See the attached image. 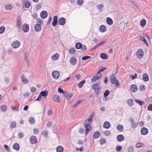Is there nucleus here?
I'll return each mask as SVG.
<instances>
[{
	"instance_id": "1",
	"label": "nucleus",
	"mask_w": 152,
	"mask_h": 152,
	"mask_svg": "<svg viewBox=\"0 0 152 152\" xmlns=\"http://www.w3.org/2000/svg\"><path fill=\"white\" fill-rule=\"evenodd\" d=\"M110 80L111 83L115 84L116 87H118L120 86V84L118 80L117 79L115 75L113 74L110 77Z\"/></svg>"
},
{
	"instance_id": "2",
	"label": "nucleus",
	"mask_w": 152,
	"mask_h": 152,
	"mask_svg": "<svg viewBox=\"0 0 152 152\" xmlns=\"http://www.w3.org/2000/svg\"><path fill=\"white\" fill-rule=\"evenodd\" d=\"M102 74L99 72H98L97 74L93 76L91 79V82L94 83L95 81L99 79L102 76Z\"/></svg>"
},
{
	"instance_id": "3",
	"label": "nucleus",
	"mask_w": 152,
	"mask_h": 152,
	"mask_svg": "<svg viewBox=\"0 0 152 152\" xmlns=\"http://www.w3.org/2000/svg\"><path fill=\"white\" fill-rule=\"evenodd\" d=\"M144 52L141 49H139L137 52V56L139 59H141L144 56Z\"/></svg>"
},
{
	"instance_id": "4",
	"label": "nucleus",
	"mask_w": 152,
	"mask_h": 152,
	"mask_svg": "<svg viewBox=\"0 0 152 152\" xmlns=\"http://www.w3.org/2000/svg\"><path fill=\"white\" fill-rule=\"evenodd\" d=\"M99 83H95L94 84L92 87V88L94 90L96 94H98L99 93Z\"/></svg>"
},
{
	"instance_id": "5",
	"label": "nucleus",
	"mask_w": 152,
	"mask_h": 152,
	"mask_svg": "<svg viewBox=\"0 0 152 152\" xmlns=\"http://www.w3.org/2000/svg\"><path fill=\"white\" fill-rule=\"evenodd\" d=\"M84 126L86 129L85 134L86 135L91 130L92 127L91 125L89 124H85Z\"/></svg>"
},
{
	"instance_id": "6",
	"label": "nucleus",
	"mask_w": 152,
	"mask_h": 152,
	"mask_svg": "<svg viewBox=\"0 0 152 152\" xmlns=\"http://www.w3.org/2000/svg\"><path fill=\"white\" fill-rule=\"evenodd\" d=\"M52 77L55 79H58L59 76V72L57 71H54L52 73Z\"/></svg>"
},
{
	"instance_id": "7",
	"label": "nucleus",
	"mask_w": 152,
	"mask_h": 152,
	"mask_svg": "<svg viewBox=\"0 0 152 152\" xmlns=\"http://www.w3.org/2000/svg\"><path fill=\"white\" fill-rule=\"evenodd\" d=\"M141 134L143 135H146L148 133V129L145 127H142L140 130Z\"/></svg>"
},
{
	"instance_id": "8",
	"label": "nucleus",
	"mask_w": 152,
	"mask_h": 152,
	"mask_svg": "<svg viewBox=\"0 0 152 152\" xmlns=\"http://www.w3.org/2000/svg\"><path fill=\"white\" fill-rule=\"evenodd\" d=\"M94 115V112L92 113V115L90 116L89 119H86L85 121V122L86 123V124H89L91 123L92 122L93 116Z\"/></svg>"
},
{
	"instance_id": "9",
	"label": "nucleus",
	"mask_w": 152,
	"mask_h": 152,
	"mask_svg": "<svg viewBox=\"0 0 152 152\" xmlns=\"http://www.w3.org/2000/svg\"><path fill=\"white\" fill-rule=\"evenodd\" d=\"M130 89L132 92L135 93L137 91L138 88L137 86L136 85L132 84L131 86Z\"/></svg>"
},
{
	"instance_id": "10",
	"label": "nucleus",
	"mask_w": 152,
	"mask_h": 152,
	"mask_svg": "<svg viewBox=\"0 0 152 152\" xmlns=\"http://www.w3.org/2000/svg\"><path fill=\"white\" fill-rule=\"evenodd\" d=\"M66 20L65 18H61L58 20V24L61 25H64L65 23Z\"/></svg>"
},
{
	"instance_id": "11",
	"label": "nucleus",
	"mask_w": 152,
	"mask_h": 152,
	"mask_svg": "<svg viewBox=\"0 0 152 152\" xmlns=\"http://www.w3.org/2000/svg\"><path fill=\"white\" fill-rule=\"evenodd\" d=\"M20 43L18 41L13 42L12 43V46L15 48H18L20 46Z\"/></svg>"
},
{
	"instance_id": "12",
	"label": "nucleus",
	"mask_w": 152,
	"mask_h": 152,
	"mask_svg": "<svg viewBox=\"0 0 152 152\" xmlns=\"http://www.w3.org/2000/svg\"><path fill=\"white\" fill-rule=\"evenodd\" d=\"M21 18L20 16H18L16 20V26L17 28H18L19 29H20L21 28Z\"/></svg>"
},
{
	"instance_id": "13",
	"label": "nucleus",
	"mask_w": 152,
	"mask_h": 152,
	"mask_svg": "<svg viewBox=\"0 0 152 152\" xmlns=\"http://www.w3.org/2000/svg\"><path fill=\"white\" fill-rule=\"evenodd\" d=\"M30 142L32 144H35L37 142V138L36 137L34 136H32L30 137Z\"/></svg>"
},
{
	"instance_id": "14",
	"label": "nucleus",
	"mask_w": 152,
	"mask_h": 152,
	"mask_svg": "<svg viewBox=\"0 0 152 152\" xmlns=\"http://www.w3.org/2000/svg\"><path fill=\"white\" fill-rule=\"evenodd\" d=\"M125 139L124 136L122 134H119L118 135L117 137V139L119 142H122Z\"/></svg>"
},
{
	"instance_id": "15",
	"label": "nucleus",
	"mask_w": 152,
	"mask_h": 152,
	"mask_svg": "<svg viewBox=\"0 0 152 152\" xmlns=\"http://www.w3.org/2000/svg\"><path fill=\"white\" fill-rule=\"evenodd\" d=\"M23 3L25 4V7L26 8H29L31 6V3L28 0H23Z\"/></svg>"
},
{
	"instance_id": "16",
	"label": "nucleus",
	"mask_w": 152,
	"mask_h": 152,
	"mask_svg": "<svg viewBox=\"0 0 152 152\" xmlns=\"http://www.w3.org/2000/svg\"><path fill=\"white\" fill-rule=\"evenodd\" d=\"M29 27L27 24H24L23 26V30L25 32H27L29 31Z\"/></svg>"
},
{
	"instance_id": "17",
	"label": "nucleus",
	"mask_w": 152,
	"mask_h": 152,
	"mask_svg": "<svg viewBox=\"0 0 152 152\" xmlns=\"http://www.w3.org/2000/svg\"><path fill=\"white\" fill-rule=\"evenodd\" d=\"M59 58V55L58 53H56L51 57V59L53 61H56Z\"/></svg>"
},
{
	"instance_id": "18",
	"label": "nucleus",
	"mask_w": 152,
	"mask_h": 152,
	"mask_svg": "<svg viewBox=\"0 0 152 152\" xmlns=\"http://www.w3.org/2000/svg\"><path fill=\"white\" fill-rule=\"evenodd\" d=\"M34 29L36 31H39L41 29V26L39 24H36L34 25Z\"/></svg>"
},
{
	"instance_id": "19",
	"label": "nucleus",
	"mask_w": 152,
	"mask_h": 152,
	"mask_svg": "<svg viewBox=\"0 0 152 152\" xmlns=\"http://www.w3.org/2000/svg\"><path fill=\"white\" fill-rule=\"evenodd\" d=\"M48 13L45 11H42L40 13V16L42 19L45 18L47 16Z\"/></svg>"
},
{
	"instance_id": "20",
	"label": "nucleus",
	"mask_w": 152,
	"mask_h": 152,
	"mask_svg": "<svg viewBox=\"0 0 152 152\" xmlns=\"http://www.w3.org/2000/svg\"><path fill=\"white\" fill-rule=\"evenodd\" d=\"M53 99L55 102L58 103L60 102V98L58 96L56 95H54L53 97Z\"/></svg>"
},
{
	"instance_id": "21",
	"label": "nucleus",
	"mask_w": 152,
	"mask_h": 152,
	"mask_svg": "<svg viewBox=\"0 0 152 152\" xmlns=\"http://www.w3.org/2000/svg\"><path fill=\"white\" fill-rule=\"evenodd\" d=\"M110 124L109 122L106 121L104 123L103 126L104 128L108 129L110 127Z\"/></svg>"
},
{
	"instance_id": "22",
	"label": "nucleus",
	"mask_w": 152,
	"mask_h": 152,
	"mask_svg": "<svg viewBox=\"0 0 152 152\" xmlns=\"http://www.w3.org/2000/svg\"><path fill=\"white\" fill-rule=\"evenodd\" d=\"M58 17L57 16H54L53 18V20L52 22V25L53 26H56L57 23V19Z\"/></svg>"
},
{
	"instance_id": "23",
	"label": "nucleus",
	"mask_w": 152,
	"mask_h": 152,
	"mask_svg": "<svg viewBox=\"0 0 152 152\" xmlns=\"http://www.w3.org/2000/svg\"><path fill=\"white\" fill-rule=\"evenodd\" d=\"M116 128L118 131L120 132H122L124 129L123 126L121 124H118Z\"/></svg>"
},
{
	"instance_id": "24",
	"label": "nucleus",
	"mask_w": 152,
	"mask_h": 152,
	"mask_svg": "<svg viewBox=\"0 0 152 152\" xmlns=\"http://www.w3.org/2000/svg\"><path fill=\"white\" fill-rule=\"evenodd\" d=\"M107 28L104 25H101L99 28V31L102 32H104L106 31Z\"/></svg>"
},
{
	"instance_id": "25",
	"label": "nucleus",
	"mask_w": 152,
	"mask_h": 152,
	"mask_svg": "<svg viewBox=\"0 0 152 152\" xmlns=\"http://www.w3.org/2000/svg\"><path fill=\"white\" fill-rule=\"evenodd\" d=\"M48 92L47 91H41L40 93V96H44L46 97L47 95Z\"/></svg>"
},
{
	"instance_id": "26",
	"label": "nucleus",
	"mask_w": 152,
	"mask_h": 152,
	"mask_svg": "<svg viewBox=\"0 0 152 152\" xmlns=\"http://www.w3.org/2000/svg\"><path fill=\"white\" fill-rule=\"evenodd\" d=\"M106 21L107 23L109 25H111L113 23V20L110 18L107 17L106 18Z\"/></svg>"
},
{
	"instance_id": "27",
	"label": "nucleus",
	"mask_w": 152,
	"mask_h": 152,
	"mask_svg": "<svg viewBox=\"0 0 152 152\" xmlns=\"http://www.w3.org/2000/svg\"><path fill=\"white\" fill-rule=\"evenodd\" d=\"M76 59L74 57H72L70 59V62L73 65H75L77 62Z\"/></svg>"
},
{
	"instance_id": "28",
	"label": "nucleus",
	"mask_w": 152,
	"mask_h": 152,
	"mask_svg": "<svg viewBox=\"0 0 152 152\" xmlns=\"http://www.w3.org/2000/svg\"><path fill=\"white\" fill-rule=\"evenodd\" d=\"M142 78L144 81L147 82L149 80V77L148 75L146 73L144 74L142 76Z\"/></svg>"
},
{
	"instance_id": "29",
	"label": "nucleus",
	"mask_w": 152,
	"mask_h": 152,
	"mask_svg": "<svg viewBox=\"0 0 152 152\" xmlns=\"http://www.w3.org/2000/svg\"><path fill=\"white\" fill-rule=\"evenodd\" d=\"M100 134L99 132L96 131L94 134L93 137L94 139L98 138L100 136Z\"/></svg>"
},
{
	"instance_id": "30",
	"label": "nucleus",
	"mask_w": 152,
	"mask_h": 152,
	"mask_svg": "<svg viewBox=\"0 0 152 152\" xmlns=\"http://www.w3.org/2000/svg\"><path fill=\"white\" fill-rule=\"evenodd\" d=\"M13 148L17 151H18L20 149V146L18 144L15 143L13 145Z\"/></svg>"
},
{
	"instance_id": "31",
	"label": "nucleus",
	"mask_w": 152,
	"mask_h": 152,
	"mask_svg": "<svg viewBox=\"0 0 152 152\" xmlns=\"http://www.w3.org/2000/svg\"><path fill=\"white\" fill-rule=\"evenodd\" d=\"M56 150L57 152H63L64 148L62 146H58L57 147Z\"/></svg>"
},
{
	"instance_id": "32",
	"label": "nucleus",
	"mask_w": 152,
	"mask_h": 152,
	"mask_svg": "<svg viewBox=\"0 0 152 152\" xmlns=\"http://www.w3.org/2000/svg\"><path fill=\"white\" fill-rule=\"evenodd\" d=\"M138 37L139 38V39L140 40L143 41L147 46L148 45V44L146 40L144 37L141 36H139Z\"/></svg>"
},
{
	"instance_id": "33",
	"label": "nucleus",
	"mask_w": 152,
	"mask_h": 152,
	"mask_svg": "<svg viewBox=\"0 0 152 152\" xmlns=\"http://www.w3.org/2000/svg\"><path fill=\"white\" fill-rule=\"evenodd\" d=\"M21 80L24 84H27L28 83L27 79H26L23 75H22Z\"/></svg>"
},
{
	"instance_id": "34",
	"label": "nucleus",
	"mask_w": 152,
	"mask_h": 152,
	"mask_svg": "<svg viewBox=\"0 0 152 152\" xmlns=\"http://www.w3.org/2000/svg\"><path fill=\"white\" fill-rule=\"evenodd\" d=\"M100 57L103 59H106L108 58L107 55L105 53H102L100 55Z\"/></svg>"
},
{
	"instance_id": "35",
	"label": "nucleus",
	"mask_w": 152,
	"mask_h": 152,
	"mask_svg": "<svg viewBox=\"0 0 152 152\" xmlns=\"http://www.w3.org/2000/svg\"><path fill=\"white\" fill-rule=\"evenodd\" d=\"M146 21L145 19H142L140 21V25L141 27H144L146 24Z\"/></svg>"
},
{
	"instance_id": "36",
	"label": "nucleus",
	"mask_w": 152,
	"mask_h": 152,
	"mask_svg": "<svg viewBox=\"0 0 152 152\" xmlns=\"http://www.w3.org/2000/svg\"><path fill=\"white\" fill-rule=\"evenodd\" d=\"M82 47V44L79 42H78L75 45V48L77 49H79L81 48Z\"/></svg>"
},
{
	"instance_id": "37",
	"label": "nucleus",
	"mask_w": 152,
	"mask_h": 152,
	"mask_svg": "<svg viewBox=\"0 0 152 152\" xmlns=\"http://www.w3.org/2000/svg\"><path fill=\"white\" fill-rule=\"evenodd\" d=\"M0 108L2 111L4 112L6 111L7 109V107L6 105H3L1 106Z\"/></svg>"
},
{
	"instance_id": "38",
	"label": "nucleus",
	"mask_w": 152,
	"mask_h": 152,
	"mask_svg": "<svg viewBox=\"0 0 152 152\" xmlns=\"http://www.w3.org/2000/svg\"><path fill=\"white\" fill-rule=\"evenodd\" d=\"M16 123L14 121H13L10 123V126L11 129H13L16 126Z\"/></svg>"
},
{
	"instance_id": "39",
	"label": "nucleus",
	"mask_w": 152,
	"mask_h": 152,
	"mask_svg": "<svg viewBox=\"0 0 152 152\" xmlns=\"http://www.w3.org/2000/svg\"><path fill=\"white\" fill-rule=\"evenodd\" d=\"M28 121L31 124H34L35 123V119L32 117H30L29 118Z\"/></svg>"
},
{
	"instance_id": "40",
	"label": "nucleus",
	"mask_w": 152,
	"mask_h": 152,
	"mask_svg": "<svg viewBox=\"0 0 152 152\" xmlns=\"http://www.w3.org/2000/svg\"><path fill=\"white\" fill-rule=\"evenodd\" d=\"M5 7L7 10H10L12 9V7L11 5L7 4L5 5Z\"/></svg>"
},
{
	"instance_id": "41",
	"label": "nucleus",
	"mask_w": 152,
	"mask_h": 152,
	"mask_svg": "<svg viewBox=\"0 0 152 152\" xmlns=\"http://www.w3.org/2000/svg\"><path fill=\"white\" fill-rule=\"evenodd\" d=\"M85 80H83L80 82L78 85V87L80 88H81L83 86V84L85 83Z\"/></svg>"
},
{
	"instance_id": "42",
	"label": "nucleus",
	"mask_w": 152,
	"mask_h": 152,
	"mask_svg": "<svg viewBox=\"0 0 152 152\" xmlns=\"http://www.w3.org/2000/svg\"><path fill=\"white\" fill-rule=\"evenodd\" d=\"M5 29V27L4 26L0 27V34L3 33Z\"/></svg>"
},
{
	"instance_id": "43",
	"label": "nucleus",
	"mask_w": 152,
	"mask_h": 152,
	"mask_svg": "<svg viewBox=\"0 0 152 152\" xmlns=\"http://www.w3.org/2000/svg\"><path fill=\"white\" fill-rule=\"evenodd\" d=\"M127 103L130 106H132L133 104V101L132 99H129L127 101Z\"/></svg>"
},
{
	"instance_id": "44",
	"label": "nucleus",
	"mask_w": 152,
	"mask_h": 152,
	"mask_svg": "<svg viewBox=\"0 0 152 152\" xmlns=\"http://www.w3.org/2000/svg\"><path fill=\"white\" fill-rule=\"evenodd\" d=\"M146 89L145 86L144 85H141L139 87V89L141 91H144Z\"/></svg>"
},
{
	"instance_id": "45",
	"label": "nucleus",
	"mask_w": 152,
	"mask_h": 152,
	"mask_svg": "<svg viewBox=\"0 0 152 152\" xmlns=\"http://www.w3.org/2000/svg\"><path fill=\"white\" fill-rule=\"evenodd\" d=\"M104 7V5L103 4H100L98 5L97 6V8L98 10L99 11H101L102 10V8Z\"/></svg>"
},
{
	"instance_id": "46",
	"label": "nucleus",
	"mask_w": 152,
	"mask_h": 152,
	"mask_svg": "<svg viewBox=\"0 0 152 152\" xmlns=\"http://www.w3.org/2000/svg\"><path fill=\"white\" fill-rule=\"evenodd\" d=\"M100 143L101 145L105 144L106 142V140L105 139H101L99 140Z\"/></svg>"
},
{
	"instance_id": "47",
	"label": "nucleus",
	"mask_w": 152,
	"mask_h": 152,
	"mask_svg": "<svg viewBox=\"0 0 152 152\" xmlns=\"http://www.w3.org/2000/svg\"><path fill=\"white\" fill-rule=\"evenodd\" d=\"M135 101L140 105H142L143 104V101H141L138 99H136L135 100Z\"/></svg>"
},
{
	"instance_id": "48",
	"label": "nucleus",
	"mask_w": 152,
	"mask_h": 152,
	"mask_svg": "<svg viewBox=\"0 0 152 152\" xmlns=\"http://www.w3.org/2000/svg\"><path fill=\"white\" fill-rule=\"evenodd\" d=\"M72 94L70 93H68L65 95V96L68 100L72 96Z\"/></svg>"
},
{
	"instance_id": "49",
	"label": "nucleus",
	"mask_w": 152,
	"mask_h": 152,
	"mask_svg": "<svg viewBox=\"0 0 152 152\" xmlns=\"http://www.w3.org/2000/svg\"><path fill=\"white\" fill-rule=\"evenodd\" d=\"M144 146V145L142 143H137L136 145L137 148H139L140 147H143Z\"/></svg>"
},
{
	"instance_id": "50",
	"label": "nucleus",
	"mask_w": 152,
	"mask_h": 152,
	"mask_svg": "<svg viewBox=\"0 0 152 152\" xmlns=\"http://www.w3.org/2000/svg\"><path fill=\"white\" fill-rule=\"evenodd\" d=\"M110 92L108 90H106L104 93V96L105 97L107 96L109 94Z\"/></svg>"
},
{
	"instance_id": "51",
	"label": "nucleus",
	"mask_w": 152,
	"mask_h": 152,
	"mask_svg": "<svg viewBox=\"0 0 152 152\" xmlns=\"http://www.w3.org/2000/svg\"><path fill=\"white\" fill-rule=\"evenodd\" d=\"M81 102V101L80 100H79L77 102H76L73 105L74 107H76Z\"/></svg>"
},
{
	"instance_id": "52",
	"label": "nucleus",
	"mask_w": 152,
	"mask_h": 152,
	"mask_svg": "<svg viewBox=\"0 0 152 152\" xmlns=\"http://www.w3.org/2000/svg\"><path fill=\"white\" fill-rule=\"evenodd\" d=\"M110 134V132L109 130L106 131L104 132V134L106 136H109Z\"/></svg>"
},
{
	"instance_id": "53",
	"label": "nucleus",
	"mask_w": 152,
	"mask_h": 152,
	"mask_svg": "<svg viewBox=\"0 0 152 152\" xmlns=\"http://www.w3.org/2000/svg\"><path fill=\"white\" fill-rule=\"evenodd\" d=\"M75 51V49L74 48H70L69 50V52L71 54L74 53Z\"/></svg>"
},
{
	"instance_id": "54",
	"label": "nucleus",
	"mask_w": 152,
	"mask_h": 152,
	"mask_svg": "<svg viewBox=\"0 0 152 152\" xmlns=\"http://www.w3.org/2000/svg\"><path fill=\"white\" fill-rule=\"evenodd\" d=\"M128 152H134V149L132 146H130L128 148Z\"/></svg>"
},
{
	"instance_id": "55",
	"label": "nucleus",
	"mask_w": 152,
	"mask_h": 152,
	"mask_svg": "<svg viewBox=\"0 0 152 152\" xmlns=\"http://www.w3.org/2000/svg\"><path fill=\"white\" fill-rule=\"evenodd\" d=\"M48 132L47 131L44 130L42 132V134L43 136L46 137L48 136Z\"/></svg>"
},
{
	"instance_id": "56",
	"label": "nucleus",
	"mask_w": 152,
	"mask_h": 152,
	"mask_svg": "<svg viewBox=\"0 0 152 152\" xmlns=\"http://www.w3.org/2000/svg\"><path fill=\"white\" fill-rule=\"evenodd\" d=\"M37 23H39L38 24H42L43 23V21L40 19H38L37 20Z\"/></svg>"
},
{
	"instance_id": "57",
	"label": "nucleus",
	"mask_w": 152,
	"mask_h": 152,
	"mask_svg": "<svg viewBox=\"0 0 152 152\" xmlns=\"http://www.w3.org/2000/svg\"><path fill=\"white\" fill-rule=\"evenodd\" d=\"M58 90L59 93H62L63 94H64L65 93V91L63 90L62 89L60 88H59Z\"/></svg>"
},
{
	"instance_id": "58",
	"label": "nucleus",
	"mask_w": 152,
	"mask_h": 152,
	"mask_svg": "<svg viewBox=\"0 0 152 152\" xmlns=\"http://www.w3.org/2000/svg\"><path fill=\"white\" fill-rule=\"evenodd\" d=\"M39 132V130L38 129H35L33 130V133L34 134H38Z\"/></svg>"
},
{
	"instance_id": "59",
	"label": "nucleus",
	"mask_w": 152,
	"mask_h": 152,
	"mask_svg": "<svg viewBox=\"0 0 152 152\" xmlns=\"http://www.w3.org/2000/svg\"><path fill=\"white\" fill-rule=\"evenodd\" d=\"M91 56H86L82 57V59L83 60H86L88 58H90Z\"/></svg>"
},
{
	"instance_id": "60",
	"label": "nucleus",
	"mask_w": 152,
	"mask_h": 152,
	"mask_svg": "<svg viewBox=\"0 0 152 152\" xmlns=\"http://www.w3.org/2000/svg\"><path fill=\"white\" fill-rule=\"evenodd\" d=\"M83 0H78L77 2V4L78 5H81L83 3Z\"/></svg>"
},
{
	"instance_id": "61",
	"label": "nucleus",
	"mask_w": 152,
	"mask_h": 152,
	"mask_svg": "<svg viewBox=\"0 0 152 152\" xmlns=\"http://www.w3.org/2000/svg\"><path fill=\"white\" fill-rule=\"evenodd\" d=\"M24 135V134L23 133L21 132L18 134V136L19 138H21L23 137Z\"/></svg>"
},
{
	"instance_id": "62",
	"label": "nucleus",
	"mask_w": 152,
	"mask_h": 152,
	"mask_svg": "<svg viewBox=\"0 0 152 152\" xmlns=\"http://www.w3.org/2000/svg\"><path fill=\"white\" fill-rule=\"evenodd\" d=\"M79 132L80 134H83L84 132V130L83 128H80L79 130Z\"/></svg>"
},
{
	"instance_id": "63",
	"label": "nucleus",
	"mask_w": 152,
	"mask_h": 152,
	"mask_svg": "<svg viewBox=\"0 0 152 152\" xmlns=\"http://www.w3.org/2000/svg\"><path fill=\"white\" fill-rule=\"evenodd\" d=\"M122 149L121 146H118L116 147V150L117 151H121Z\"/></svg>"
},
{
	"instance_id": "64",
	"label": "nucleus",
	"mask_w": 152,
	"mask_h": 152,
	"mask_svg": "<svg viewBox=\"0 0 152 152\" xmlns=\"http://www.w3.org/2000/svg\"><path fill=\"white\" fill-rule=\"evenodd\" d=\"M148 110L149 111H152V104H149L147 108Z\"/></svg>"
}]
</instances>
